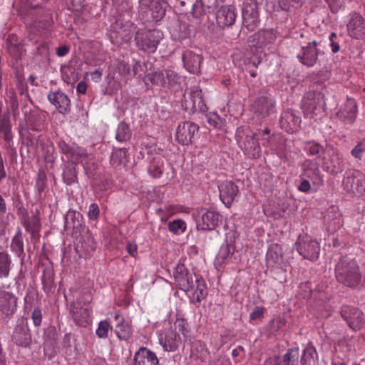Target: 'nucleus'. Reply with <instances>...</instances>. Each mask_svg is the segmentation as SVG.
Masks as SVG:
<instances>
[{"instance_id": "f257e3e1", "label": "nucleus", "mask_w": 365, "mask_h": 365, "mask_svg": "<svg viewBox=\"0 0 365 365\" xmlns=\"http://www.w3.org/2000/svg\"><path fill=\"white\" fill-rule=\"evenodd\" d=\"M336 280L345 287L356 289L361 284L362 273L355 259L349 256L339 258L335 265Z\"/></svg>"}, {"instance_id": "603ef678", "label": "nucleus", "mask_w": 365, "mask_h": 365, "mask_svg": "<svg viewBox=\"0 0 365 365\" xmlns=\"http://www.w3.org/2000/svg\"><path fill=\"white\" fill-rule=\"evenodd\" d=\"M130 137V133L128 125L123 122L120 123L116 130V140L119 142H123L128 140Z\"/></svg>"}, {"instance_id": "e2e57ef3", "label": "nucleus", "mask_w": 365, "mask_h": 365, "mask_svg": "<svg viewBox=\"0 0 365 365\" xmlns=\"http://www.w3.org/2000/svg\"><path fill=\"white\" fill-rule=\"evenodd\" d=\"M100 217V208L96 203H91L88 211L89 220L97 221Z\"/></svg>"}, {"instance_id": "dca6fc26", "label": "nucleus", "mask_w": 365, "mask_h": 365, "mask_svg": "<svg viewBox=\"0 0 365 365\" xmlns=\"http://www.w3.org/2000/svg\"><path fill=\"white\" fill-rule=\"evenodd\" d=\"M304 178L309 180L313 185L320 186L323 184V177L319 168V163L315 160H306L303 164Z\"/></svg>"}, {"instance_id": "f03ea898", "label": "nucleus", "mask_w": 365, "mask_h": 365, "mask_svg": "<svg viewBox=\"0 0 365 365\" xmlns=\"http://www.w3.org/2000/svg\"><path fill=\"white\" fill-rule=\"evenodd\" d=\"M235 138L238 146L249 158L256 159L261 155V148L255 133L247 126H242L237 129Z\"/></svg>"}, {"instance_id": "f704fd0d", "label": "nucleus", "mask_w": 365, "mask_h": 365, "mask_svg": "<svg viewBox=\"0 0 365 365\" xmlns=\"http://www.w3.org/2000/svg\"><path fill=\"white\" fill-rule=\"evenodd\" d=\"M23 225L26 230L29 232L31 240L38 242L39 240L41 227L39 217L36 215H32L24 220Z\"/></svg>"}, {"instance_id": "20e7f679", "label": "nucleus", "mask_w": 365, "mask_h": 365, "mask_svg": "<svg viewBox=\"0 0 365 365\" xmlns=\"http://www.w3.org/2000/svg\"><path fill=\"white\" fill-rule=\"evenodd\" d=\"M295 247L304 259L314 261L319 257L320 252L319 242L307 234L299 236L295 242Z\"/></svg>"}, {"instance_id": "09e8293b", "label": "nucleus", "mask_w": 365, "mask_h": 365, "mask_svg": "<svg viewBox=\"0 0 365 365\" xmlns=\"http://www.w3.org/2000/svg\"><path fill=\"white\" fill-rule=\"evenodd\" d=\"M191 351L194 356L201 360H205L210 354L206 344L201 341H195L193 342Z\"/></svg>"}, {"instance_id": "ea45409f", "label": "nucleus", "mask_w": 365, "mask_h": 365, "mask_svg": "<svg viewBox=\"0 0 365 365\" xmlns=\"http://www.w3.org/2000/svg\"><path fill=\"white\" fill-rule=\"evenodd\" d=\"M194 283L195 288L190 292L192 294V297L197 302H200L207 295V287L205 281L197 277H195Z\"/></svg>"}, {"instance_id": "72a5a7b5", "label": "nucleus", "mask_w": 365, "mask_h": 365, "mask_svg": "<svg viewBox=\"0 0 365 365\" xmlns=\"http://www.w3.org/2000/svg\"><path fill=\"white\" fill-rule=\"evenodd\" d=\"M12 341L19 346L28 347L31 342L29 329L24 325H17L13 332Z\"/></svg>"}, {"instance_id": "774afa93", "label": "nucleus", "mask_w": 365, "mask_h": 365, "mask_svg": "<svg viewBox=\"0 0 365 365\" xmlns=\"http://www.w3.org/2000/svg\"><path fill=\"white\" fill-rule=\"evenodd\" d=\"M188 324L184 319H177L175 322V328L176 330H178L183 335H185L187 330Z\"/></svg>"}, {"instance_id": "4be33fe9", "label": "nucleus", "mask_w": 365, "mask_h": 365, "mask_svg": "<svg viewBox=\"0 0 365 365\" xmlns=\"http://www.w3.org/2000/svg\"><path fill=\"white\" fill-rule=\"evenodd\" d=\"M347 30L349 35L356 39L365 38V20L359 14H354L348 25Z\"/></svg>"}, {"instance_id": "5701e85b", "label": "nucleus", "mask_w": 365, "mask_h": 365, "mask_svg": "<svg viewBox=\"0 0 365 365\" xmlns=\"http://www.w3.org/2000/svg\"><path fill=\"white\" fill-rule=\"evenodd\" d=\"M220 197L227 207H230L239 193L237 185L232 181H225L220 186Z\"/></svg>"}, {"instance_id": "de8ad7c7", "label": "nucleus", "mask_w": 365, "mask_h": 365, "mask_svg": "<svg viewBox=\"0 0 365 365\" xmlns=\"http://www.w3.org/2000/svg\"><path fill=\"white\" fill-rule=\"evenodd\" d=\"M299 357L300 354L299 348L294 347L289 349L281 359L284 365H299Z\"/></svg>"}, {"instance_id": "f3484780", "label": "nucleus", "mask_w": 365, "mask_h": 365, "mask_svg": "<svg viewBox=\"0 0 365 365\" xmlns=\"http://www.w3.org/2000/svg\"><path fill=\"white\" fill-rule=\"evenodd\" d=\"M338 118L346 124H352L357 115V104L355 99L347 98L336 113Z\"/></svg>"}, {"instance_id": "4c0bfd02", "label": "nucleus", "mask_w": 365, "mask_h": 365, "mask_svg": "<svg viewBox=\"0 0 365 365\" xmlns=\"http://www.w3.org/2000/svg\"><path fill=\"white\" fill-rule=\"evenodd\" d=\"M138 365H158V359L155 353L145 347L138 349Z\"/></svg>"}, {"instance_id": "864d4df0", "label": "nucleus", "mask_w": 365, "mask_h": 365, "mask_svg": "<svg viewBox=\"0 0 365 365\" xmlns=\"http://www.w3.org/2000/svg\"><path fill=\"white\" fill-rule=\"evenodd\" d=\"M234 247L228 243L223 244L216 257L219 263H223L228 258L231 253H233Z\"/></svg>"}, {"instance_id": "7c9ffc66", "label": "nucleus", "mask_w": 365, "mask_h": 365, "mask_svg": "<svg viewBox=\"0 0 365 365\" xmlns=\"http://www.w3.org/2000/svg\"><path fill=\"white\" fill-rule=\"evenodd\" d=\"M46 114L43 112L30 113L26 118L28 129L41 132L46 128Z\"/></svg>"}, {"instance_id": "9b49d317", "label": "nucleus", "mask_w": 365, "mask_h": 365, "mask_svg": "<svg viewBox=\"0 0 365 365\" xmlns=\"http://www.w3.org/2000/svg\"><path fill=\"white\" fill-rule=\"evenodd\" d=\"M340 314L349 327L354 331L360 330L365 324V317L363 312L356 307L348 305L343 306Z\"/></svg>"}, {"instance_id": "a878e982", "label": "nucleus", "mask_w": 365, "mask_h": 365, "mask_svg": "<svg viewBox=\"0 0 365 365\" xmlns=\"http://www.w3.org/2000/svg\"><path fill=\"white\" fill-rule=\"evenodd\" d=\"M24 43L22 41L19 40L16 34H9L6 39V50L11 57L15 61H19L22 58V56L26 51L24 48Z\"/></svg>"}, {"instance_id": "c85d7f7f", "label": "nucleus", "mask_w": 365, "mask_h": 365, "mask_svg": "<svg viewBox=\"0 0 365 365\" xmlns=\"http://www.w3.org/2000/svg\"><path fill=\"white\" fill-rule=\"evenodd\" d=\"M324 222L329 232H334L339 230L343 224L341 214L339 208L336 207H329L324 216Z\"/></svg>"}, {"instance_id": "0eeeda50", "label": "nucleus", "mask_w": 365, "mask_h": 365, "mask_svg": "<svg viewBox=\"0 0 365 365\" xmlns=\"http://www.w3.org/2000/svg\"><path fill=\"white\" fill-rule=\"evenodd\" d=\"M343 186L347 192L355 195H365V174L357 170L346 172Z\"/></svg>"}, {"instance_id": "2f4dec72", "label": "nucleus", "mask_w": 365, "mask_h": 365, "mask_svg": "<svg viewBox=\"0 0 365 365\" xmlns=\"http://www.w3.org/2000/svg\"><path fill=\"white\" fill-rule=\"evenodd\" d=\"M283 262L282 249L279 244H272L268 247L266 255V264L270 268L281 266Z\"/></svg>"}, {"instance_id": "c03bdc74", "label": "nucleus", "mask_w": 365, "mask_h": 365, "mask_svg": "<svg viewBox=\"0 0 365 365\" xmlns=\"http://www.w3.org/2000/svg\"><path fill=\"white\" fill-rule=\"evenodd\" d=\"M304 148L309 155L312 156L324 155L327 152V145L323 146L319 143L314 140L305 142Z\"/></svg>"}, {"instance_id": "6e6552de", "label": "nucleus", "mask_w": 365, "mask_h": 365, "mask_svg": "<svg viewBox=\"0 0 365 365\" xmlns=\"http://www.w3.org/2000/svg\"><path fill=\"white\" fill-rule=\"evenodd\" d=\"M344 161L338 150L332 145H327V152L322 156V167L324 170L331 174L341 172L344 170Z\"/></svg>"}, {"instance_id": "49530a36", "label": "nucleus", "mask_w": 365, "mask_h": 365, "mask_svg": "<svg viewBox=\"0 0 365 365\" xmlns=\"http://www.w3.org/2000/svg\"><path fill=\"white\" fill-rule=\"evenodd\" d=\"M128 162V154L125 149H116L110 156V163L113 167L124 165Z\"/></svg>"}, {"instance_id": "5fc2aeb1", "label": "nucleus", "mask_w": 365, "mask_h": 365, "mask_svg": "<svg viewBox=\"0 0 365 365\" xmlns=\"http://www.w3.org/2000/svg\"><path fill=\"white\" fill-rule=\"evenodd\" d=\"M11 247V250L18 255V256H20L24 253V242L20 232H19L12 239Z\"/></svg>"}, {"instance_id": "e433bc0d", "label": "nucleus", "mask_w": 365, "mask_h": 365, "mask_svg": "<svg viewBox=\"0 0 365 365\" xmlns=\"http://www.w3.org/2000/svg\"><path fill=\"white\" fill-rule=\"evenodd\" d=\"M318 355L315 347L309 343L301 356V365H317Z\"/></svg>"}, {"instance_id": "bf43d9fd", "label": "nucleus", "mask_w": 365, "mask_h": 365, "mask_svg": "<svg viewBox=\"0 0 365 365\" xmlns=\"http://www.w3.org/2000/svg\"><path fill=\"white\" fill-rule=\"evenodd\" d=\"M69 155L71 160L80 162L87 157V152L82 148H73Z\"/></svg>"}, {"instance_id": "4468645a", "label": "nucleus", "mask_w": 365, "mask_h": 365, "mask_svg": "<svg viewBox=\"0 0 365 365\" xmlns=\"http://www.w3.org/2000/svg\"><path fill=\"white\" fill-rule=\"evenodd\" d=\"M92 309L88 305L81 306L78 302L71 306L70 314L77 326L86 327L92 322Z\"/></svg>"}, {"instance_id": "473e14b6", "label": "nucleus", "mask_w": 365, "mask_h": 365, "mask_svg": "<svg viewBox=\"0 0 365 365\" xmlns=\"http://www.w3.org/2000/svg\"><path fill=\"white\" fill-rule=\"evenodd\" d=\"M160 344L166 351H175L179 346L181 339L179 334L173 330L166 331L164 336L159 338Z\"/></svg>"}, {"instance_id": "6ab92c4d", "label": "nucleus", "mask_w": 365, "mask_h": 365, "mask_svg": "<svg viewBox=\"0 0 365 365\" xmlns=\"http://www.w3.org/2000/svg\"><path fill=\"white\" fill-rule=\"evenodd\" d=\"M220 215L214 210H208L199 217L197 227L202 230H215L219 225Z\"/></svg>"}, {"instance_id": "4d7b16f0", "label": "nucleus", "mask_w": 365, "mask_h": 365, "mask_svg": "<svg viewBox=\"0 0 365 365\" xmlns=\"http://www.w3.org/2000/svg\"><path fill=\"white\" fill-rule=\"evenodd\" d=\"M36 54L41 57L47 59L49 56V48L48 45L46 41H36Z\"/></svg>"}, {"instance_id": "423d86ee", "label": "nucleus", "mask_w": 365, "mask_h": 365, "mask_svg": "<svg viewBox=\"0 0 365 365\" xmlns=\"http://www.w3.org/2000/svg\"><path fill=\"white\" fill-rule=\"evenodd\" d=\"M182 105L185 110L193 113L204 112L207 108L202 98V91L197 86L185 91Z\"/></svg>"}, {"instance_id": "13d9d810", "label": "nucleus", "mask_w": 365, "mask_h": 365, "mask_svg": "<svg viewBox=\"0 0 365 365\" xmlns=\"http://www.w3.org/2000/svg\"><path fill=\"white\" fill-rule=\"evenodd\" d=\"M365 153V138L362 139L357 145L351 150V155L358 159L361 160Z\"/></svg>"}, {"instance_id": "c9c22d12", "label": "nucleus", "mask_w": 365, "mask_h": 365, "mask_svg": "<svg viewBox=\"0 0 365 365\" xmlns=\"http://www.w3.org/2000/svg\"><path fill=\"white\" fill-rule=\"evenodd\" d=\"M52 26L51 17L46 16L42 20H35L32 25L31 29L39 36H47L51 34V28Z\"/></svg>"}, {"instance_id": "f8f14e48", "label": "nucleus", "mask_w": 365, "mask_h": 365, "mask_svg": "<svg viewBox=\"0 0 365 365\" xmlns=\"http://www.w3.org/2000/svg\"><path fill=\"white\" fill-rule=\"evenodd\" d=\"M199 126L193 122L185 121L178 126L175 138L182 145H189L194 143L197 138Z\"/></svg>"}, {"instance_id": "bb28decb", "label": "nucleus", "mask_w": 365, "mask_h": 365, "mask_svg": "<svg viewBox=\"0 0 365 365\" xmlns=\"http://www.w3.org/2000/svg\"><path fill=\"white\" fill-rule=\"evenodd\" d=\"M162 38V33L157 29L148 30L142 36L141 49L148 52H154Z\"/></svg>"}, {"instance_id": "1a4fd4ad", "label": "nucleus", "mask_w": 365, "mask_h": 365, "mask_svg": "<svg viewBox=\"0 0 365 365\" xmlns=\"http://www.w3.org/2000/svg\"><path fill=\"white\" fill-rule=\"evenodd\" d=\"M251 111L259 119H264L275 112V101L271 95L257 98L251 106Z\"/></svg>"}, {"instance_id": "a211bd4d", "label": "nucleus", "mask_w": 365, "mask_h": 365, "mask_svg": "<svg viewBox=\"0 0 365 365\" xmlns=\"http://www.w3.org/2000/svg\"><path fill=\"white\" fill-rule=\"evenodd\" d=\"M236 16L233 6H222L216 12L217 24L222 29L228 28L235 24Z\"/></svg>"}, {"instance_id": "39448f33", "label": "nucleus", "mask_w": 365, "mask_h": 365, "mask_svg": "<svg viewBox=\"0 0 365 365\" xmlns=\"http://www.w3.org/2000/svg\"><path fill=\"white\" fill-rule=\"evenodd\" d=\"M261 1L257 0H245L242 6V19L245 27L253 31L259 22V6Z\"/></svg>"}, {"instance_id": "052dcab7", "label": "nucleus", "mask_w": 365, "mask_h": 365, "mask_svg": "<svg viewBox=\"0 0 365 365\" xmlns=\"http://www.w3.org/2000/svg\"><path fill=\"white\" fill-rule=\"evenodd\" d=\"M61 73L63 80L67 83H73L77 79L76 74L71 68H65L62 70Z\"/></svg>"}, {"instance_id": "aec40b11", "label": "nucleus", "mask_w": 365, "mask_h": 365, "mask_svg": "<svg viewBox=\"0 0 365 365\" xmlns=\"http://www.w3.org/2000/svg\"><path fill=\"white\" fill-rule=\"evenodd\" d=\"M301 123V118L297 116L293 110H287L282 112L279 124L282 129L289 133H293L298 130Z\"/></svg>"}, {"instance_id": "338daca9", "label": "nucleus", "mask_w": 365, "mask_h": 365, "mask_svg": "<svg viewBox=\"0 0 365 365\" xmlns=\"http://www.w3.org/2000/svg\"><path fill=\"white\" fill-rule=\"evenodd\" d=\"M331 70L330 66L325 65L316 75L319 80L327 81L331 76Z\"/></svg>"}, {"instance_id": "a18cd8bd", "label": "nucleus", "mask_w": 365, "mask_h": 365, "mask_svg": "<svg viewBox=\"0 0 365 365\" xmlns=\"http://www.w3.org/2000/svg\"><path fill=\"white\" fill-rule=\"evenodd\" d=\"M11 264L10 255L6 252H0V277L7 278L9 276Z\"/></svg>"}, {"instance_id": "8fccbe9b", "label": "nucleus", "mask_w": 365, "mask_h": 365, "mask_svg": "<svg viewBox=\"0 0 365 365\" xmlns=\"http://www.w3.org/2000/svg\"><path fill=\"white\" fill-rule=\"evenodd\" d=\"M161 73H163V80L165 81L162 86L172 87L180 83V77L175 71L165 69L161 71Z\"/></svg>"}, {"instance_id": "680f3d73", "label": "nucleus", "mask_w": 365, "mask_h": 365, "mask_svg": "<svg viewBox=\"0 0 365 365\" xmlns=\"http://www.w3.org/2000/svg\"><path fill=\"white\" fill-rule=\"evenodd\" d=\"M110 326L107 321H101L98 324V327L96 331V335L99 338H106Z\"/></svg>"}, {"instance_id": "69168bd1", "label": "nucleus", "mask_w": 365, "mask_h": 365, "mask_svg": "<svg viewBox=\"0 0 365 365\" xmlns=\"http://www.w3.org/2000/svg\"><path fill=\"white\" fill-rule=\"evenodd\" d=\"M278 4L280 9L285 11H289L292 8L299 6L294 0H278Z\"/></svg>"}, {"instance_id": "412c9836", "label": "nucleus", "mask_w": 365, "mask_h": 365, "mask_svg": "<svg viewBox=\"0 0 365 365\" xmlns=\"http://www.w3.org/2000/svg\"><path fill=\"white\" fill-rule=\"evenodd\" d=\"M276 35L272 29H262L250 36L249 42L252 46L262 48L267 45L274 43Z\"/></svg>"}, {"instance_id": "37998d69", "label": "nucleus", "mask_w": 365, "mask_h": 365, "mask_svg": "<svg viewBox=\"0 0 365 365\" xmlns=\"http://www.w3.org/2000/svg\"><path fill=\"white\" fill-rule=\"evenodd\" d=\"M115 320L117 322L115 333L119 339L127 340L130 335V328L123 323V319L119 314L115 313Z\"/></svg>"}, {"instance_id": "0e129e2a", "label": "nucleus", "mask_w": 365, "mask_h": 365, "mask_svg": "<svg viewBox=\"0 0 365 365\" xmlns=\"http://www.w3.org/2000/svg\"><path fill=\"white\" fill-rule=\"evenodd\" d=\"M87 242L84 240L82 243V247L85 249L86 252L88 254L94 252L96 250V242L93 237L89 234L86 236Z\"/></svg>"}, {"instance_id": "79ce46f5", "label": "nucleus", "mask_w": 365, "mask_h": 365, "mask_svg": "<svg viewBox=\"0 0 365 365\" xmlns=\"http://www.w3.org/2000/svg\"><path fill=\"white\" fill-rule=\"evenodd\" d=\"M143 81L148 88H152L155 85L162 86L163 83H165L161 71H155L145 74L143 78Z\"/></svg>"}, {"instance_id": "cd10ccee", "label": "nucleus", "mask_w": 365, "mask_h": 365, "mask_svg": "<svg viewBox=\"0 0 365 365\" xmlns=\"http://www.w3.org/2000/svg\"><path fill=\"white\" fill-rule=\"evenodd\" d=\"M16 296L6 291L0 292V311L2 314L11 316L16 311Z\"/></svg>"}, {"instance_id": "2eb2a0df", "label": "nucleus", "mask_w": 365, "mask_h": 365, "mask_svg": "<svg viewBox=\"0 0 365 365\" xmlns=\"http://www.w3.org/2000/svg\"><path fill=\"white\" fill-rule=\"evenodd\" d=\"M318 43L316 41L308 42L301 47V51L297 55L299 62L305 66L312 67L318 59Z\"/></svg>"}, {"instance_id": "a19ab883", "label": "nucleus", "mask_w": 365, "mask_h": 365, "mask_svg": "<svg viewBox=\"0 0 365 365\" xmlns=\"http://www.w3.org/2000/svg\"><path fill=\"white\" fill-rule=\"evenodd\" d=\"M163 159L160 155L153 157L148 167L150 175L153 178H159L163 170Z\"/></svg>"}, {"instance_id": "393cba45", "label": "nucleus", "mask_w": 365, "mask_h": 365, "mask_svg": "<svg viewBox=\"0 0 365 365\" xmlns=\"http://www.w3.org/2000/svg\"><path fill=\"white\" fill-rule=\"evenodd\" d=\"M48 98L60 113L65 114L70 110L71 101L62 91H51L48 95Z\"/></svg>"}, {"instance_id": "ddd939ff", "label": "nucleus", "mask_w": 365, "mask_h": 365, "mask_svg": "<svg viewBox=\"0 0 365 365\" xmlns=\"http://www.w3.org/2000/svg\"><path fill=\"white\" fill-rule=\"evenodd\" d=\"M325 106L324 95L321 91L310 89L303 99L302 108L306 113H315L323 110Z\"/></svg>"}, {"instance_id": "c756f323", "label": "nucleus", "mask_w": 365, "mask_h": 365, "mask_svg": "<svg viewBox=\"0 0 365 365\" xmlns=\"http://www.w3.org/2000/svg\"><path fill=\"white\" fill-rule=\"evenodd\" d=\"M192 13L194 17L200 18L207 12L213 11L217 6V0H195L190 1Z\"/></svg>"}, {"instance_id": "3c124183", "label": "nucleus", "mask_w": 365, "mask_h": 365, "mask_svg": "<svg viewBox=\"0 0 365 365\" xmlns=\"http://www.w3.org/2000/svg\"><path fill=\"white\" fill-rule=\"evenodd\" d=\"M82 215L80 212L69 210L65 217V225L67 227L76 228L80 225V218Z\"/></svg>"}, {"instance_id": "9d476101", "label": "nucleus", "mask_w": 365, "mask_h": 365, "mask_svg": "<svg viewBox=\"0 0 365 365\" xmlns=\"http://www.w3.org/2000/svg\"><path fill=\"white\" fill-rule=\"evenodd\" d=\"M175 282L179 289L185 292L192 291L195 288V274L189 270L182 264H178L173 273Z\"/></svg>"}, {"instance_id": "58836bf2", "label": "nucleus", "mask_w": 365, "mask_h": 365, "mask_svg": "<svg viewBox=\"0 0 365 365\" xmlns=\"http://www.w3.org/2000/svg\"><path fill=\"white\" fill-rule=\"evenodd\" d=\"M0 134L2 135L4 141L10 145L13 139L11 123L8 115L0 117Z\"/></svg>"}, {"instance_id": "b1692460", "label": "nucleus", "mask_w": 365, "mask_h": 365, "mask_svg": "<svg viewBox=\"0 0 365 365\" xmlns=\"http://www.w3.org/2000/svg\"><path fill=\"white\" fill-rule=\"evenodd\" d=\"M182 61L185 68L190 73L195 74L200 73V67L202 62L201 54L187 50L182 54Z\"/></svg>"}, {"instance_id": "7ed1b4c3", "label": "nucleus", "mask_w": 365, "mask_h": 365, "mask_svg": "<svg viewBox=\"0 0 365 365\" xmlns=\"http://www.w3.org/2000/svg\"><path fill=\"white\" fill-rule=\"evenodd\" d=\"M138 14L146 21L158 22L165 14L163 0H139Z\"/></svg>"}, {"instance_id": "6e6d98bb", "label": "nucleus", "mask_w": 365, "mask_h": 365, "mask_svg": "<svg viewBox=\"0 0 365 365\" xmlns=\"http://www.w3.org/2000/svg\"><path fill=\"white\" fill-rule=\"evenodd\" d=\"M168 229L173 233L183 232L186 229L185 222L182 220H175L168 223Z\"/></svg>"}]
</instances>
